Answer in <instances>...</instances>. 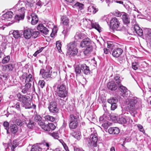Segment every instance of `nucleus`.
I'll return each mask as SVG.
<instances>
[{"label":"nucleus","mask_w":151,"mask_h":151,"mask_svg":"<svg viewBox=\"0 0 151 151\" xmlns=\"http://www.w3.org/2000/svg\"><path fill=\"white\" fill-rule=\"evenodd\" d=\"M8 146L11 147V151L14 150V149L19 145L18 143L16 140H14L11 143H9Z\"/></svg>","instance_id":"29"},{"label":"nucleus","mask_w":151,"mask_h":151,"mask_svg":"<svg viewBox=\"0 0 151 151\" xmlns=\"http://www.w3.org/2000/svg\"><path fill=\"white\" fill-rule=\"evenodd\" d=\"M31 84L29 83H27L25 84L24 86L22 87V92L24 93H27L31 91Z\"/></svg>","instance_id":"18"},{"label":"nucleus","mask_w":151,"mask_h":151,"mask_svg":"<svg viewBox=\"0 0 151 151\" xmlns=\"http://www.w3.org/2000/svg\"><path fill=\"white\" fill-rule=\"evenodd\" d=\"M50 131V130H53L55 129L56 127L52 123H49Z\"/></svg>","instance_id":"56"},{"label":"nucleus","mask_w":151,"mask_h":151,"mask_svg":"<svg viewBox=\"0 0 151 151\" xmlns=\"http://www.w3.org/2000/svg\"><path fill=\"white\" fill-rule=\"evenodd\" d=\"M37 29L42 33L45 35H47L49 33V30L48 29L42 24H38L37 26Z\"/></svg>","instance_id":"11"},{"label":"nucleus","mask_w":151,"mask_h":151,"mask_svg":"<svg viewBox=\"0 0 151 151\" xmlns=\"http://www.w3.org/2000/svg\"><path fill=\"white\" fill-rule=\"evenodd\" d=\"M82 64H79L76 65L75 68V71L76 73V76L80 74L81 73L82 71Z\"/></svg>","instance_id":"33"},{"label":"nucleus","mask_w":151,"mask_h":151,"mask_svg":"<svg viewBox=\"0 0 151 151\" xmlns=\"http://www.w3.org/2000/svg\"><path fill=\"white\" fill-rule=\"evenodd\" d=\"M52 67L49 65H47L45 68L41 69L40 71V75L43 78L47 79L51 76L52 73Z\"/></svg>","instance_id":"7"},{"label":"nucleus","mask_w":151,"mask_h":151,"mask_svg":"<svg viewBox=\"0 0 151 151\" xmlns=\"http://www.w3.org/2000/svg\"><path fill=\"white\" fill-rule=\"evenodd\" d=\"M77 41H74L71 42L67 45L68 50H72V49H77L76 46L77 45Z\"/></svg>","instance_id":"21"},{"label":"nucleus","mask_w":151,"mask_h":151,"mask_svg":"<svg viewBox=\"0 0 151 151\" xmlns=\"http://www.w3.org/2000/svg\"><path fill=\"white\" fill-rule=\"evenodd\" d=\"M26 4L23 0H19L18 3L12 8L15 11H17L19 13L20 12L25 13Z\"/></svg>","instance_id":"9"},{"label":"nucleus","mask_w":151,"mask_h":151,"mask_svg":"<svg viewBox=\"0 0 151 151\" xmlns=\"http://www.w3.org/2000/svg\"><path fill=\"white\" fill-rule=\"evenodd\" d=\"M88 115V119L90 121H93V120L95 119V115L92 112H88L87 113Z\"/></svg>","instance_id":"43"},{"label":"nucleus","mask_w":151,"mask_h":151,"mask_svg":"<svg viewBox=\"0 0 151 151\" xmlns=\"http://www.w3.org/2000/svg\"><path fill=\"white\" fill-rule=\"evenodd\" d=\"M40 33L39 31H36L35 29L28 28L24 30L23 35L24 38L27 40L32 37L36 38L38 37Z\"/></svg>","instance_id":"3"},{"label":"nucleus","mask_w":151,"mask_h":151,"mask_svg":"<svg viewBox=\"0 0 151 151\" xmlns=\"http://www.w3.org/2000/svg\"><path fill=\"white\" fill-rule=\"evenodd\" d=\"M91 45V41L89 38L84 39L81 42L80 46L82 47H86Z\"/></svg>","instance_id":"17"},{"label":"nucleus","mask_w":151,"mask_h":151,"mask_svg":"<svg viewBox=\"0 0 151 151\" xmlns=\"http://www.w3.org/2000/svg\"><path fill=\"white\" fill-rule=\"evenodd\" d=\"M78 52V49H72V50H68L67 55L70 57L74 56L76 55Z\"/></svg>","instance_id":"31"},{"label":"nucleus","mask_w":151,"mask_h":151,"mask_svg":"<svg viewBox=\"0 0 151 151\" xmlns=\"http://www.w3.org/2000/svg\"><path fill=\"white\" fill-rule=\"evenodd\" d=\"M108 132L111 134H116L120 132V130L117 127H111L109 129Z\"/></svg>","instance_id":"19"},{"label":"nucleus","mask_w":151,"mask_h":151,"mask_svg":"<svg viewBox=\"0 0 151 151\" xmlns=\"http://www.w3.org/2000/svg\"><path fill=\"white\" fill-rule=\"evenodd\" d=\"M56 46L59 50V52H60V51H61V44L59 41H57L56 43Z\"/></svg>","instance_id":"54"},{"label":"nucleus","mask_w":151,"mask_h":151,"mask_svg":"<svg viewBox=\"0 0 151 151\" xmlns=\"http://www.w3.org/2000/svg\"><path fill=\"white\" fill-rule=\"evenodd\" d=\"M57 106V102L54 101H52L50 102L48 105V108H51L52 107H55Z\"/></svg>","instance_id":"46"},{"label":"nucleus","mask_w":151,"mask_h":151,"mask_svg":"<svg viewBox=\"0 0 151 151\" xmlns=\"http://www.w3.org/2000/svg\"><path fill=\"white\" fill-rule=\"evenodd\" d=\"M27 74L26 73H24L20 77V80L23 83H25L26 77Z\"/></svg>","instance_id":"45"},{"label":"nucleus","mask_w":151,"mask_h":151,"mask_svg":"<svg viewBox=\"0 0 151 151\" xmlns=\"http://www.w3.org/2000/svg\"><path fill=\"white\" fill-rule=\"evenodd\" d=\"M25 119H22V120L17 119L15 120V122L18 126H22L25 124Z\"/></svg>","instance_id":"40"},{"label":"nucleus","mask_w":151,"mask_h":151,"mask_svg":"<svg viewBox=\"0 0 151 151\" xmlns=\"http://www.w3.org/2000/svg\"><path fill=\"white\" fill-rule=\"evenodd\" d=\"M84 34L81 32H77L74 38L76 40L82 39L84 38Z\"/></svg>","instance_id":"35"},{"label":"nucleus","mask_w":151,"mask_h":151,"mask_svg":"<svg viewBox=\"0 0 151 151\" xmlns=\"http://www.w3.org/2000/svg\"><path fill=\"white\" fill-rule=\"evenodd\" d=\"M73 136L76 138L78 139L80 138V135L79 134V133H77L76 132H74L73 133Z\"/></svg>","instance_id":"59"},{"label":"nucleus","mask_w":151,"mask_h":151,"mask_svg":"<svg viewBox=\"0 0 151 151\" xmlns=\"http://www.w3.org/2000/svg\"><path fill=\"white\" fill-rule=\"evenodd\" d=\"M74 6L75 7H78L81 10L83 8L84 5L82 4L77 2L74 4Z\"/></svg>","instance_id":"52"},{"label":"nucleus","mask_w":151,"mask_h":151,"mask_svg":"<svg viewBox=\"0 0 151 151\" xmlns=\"http://www.w3.org/2000/svg\"><path fill=\"white\" fill-rule=\"evenodd\" d=\"M34 119L35 122H38L41 120L42 117L40 115L36 113V114H35Z\"/></svg>","instance_id":"48"},{"label":"nucleus","mask_w":151,"mask_h":151,"mask_svg":"<svg viewBox=\"0 0 151 151\" xmlns=\"http://www.w3.org/2000/svg\"><path fill=\"white\" fill-rule=\"evenodd\" d=\"M15 67V65L14 64H9L5 66L6 70L8 71H12Z\"/></svg>","instance_id":"39"},{"label":"nucleus","mask_w":151,"mask_h":151,"mask_svg":"<svg viewBox=\"0 0 151 151\" xmlns=\"http://www.w3.org/2000/svg\"><path fill=\"white\" fill-rule=\"evenodd\" d=\"M114 47V45L113 44L112 42H109L107 43V47L108 48L112 49Z\"/></svg>","instance_id":"57"},{"label":"nucleus","mask_w":151,"mask_h":151,"mask_svg":"<svg viewBox=\"0 0 151 151\" xmlns=\"http://www.w3.org/2000/svg\"><path fill=\"white\" fill-rule=\"evenodd\" d=\"M18 101L21 102L23 106L26 109L32 108L31 106V101L29 96L26 95H21L20 93L17 94Z\"/></svg>","instance_id":"2"},{"label":"nucleus","mask_w":151,"mask_h":151,"mask_svg":"<svg viewBox=\"0 0 151 151\" xmlns=\"http://www.w3.org/2000/svg\"><path fill=\"white\" fill-rule=\"evenodd\" d=\"M123 50L120 48L117 47L115 48L113 51L112 55L115 58H117L119 57L122 53Z\"/></svg>","instance_id":"12"},{"label":"nucleus","mask_w":151,"mask_h":151,"mask_svg":"<svg viewBox=\"0 0 151 151\" xmlns=\"http://www.w3.org/2000/svg\"><path fill=\"white\" fill-rule=\"evenodd\" d=\"M43 49V47L41 48L39 50H37L36 51V52L35 53L33 54V55L35 57H36L38 54L39 53L41 52L42 51Z\"/></svg>","instance_id":"62"},{"label":"nucleus","mask_w":151,"mask_h":151,"mask_svg":"<svg viewBox=\"0 0 151 151\" xmlns=\"http://www.w3.org/2000/svg\"><path fill=\"white\" fill-rule=\"evenodd\" d=\"M111 125V123L106 121L102 124V126L104 127L105 129H107L108 127Z\"/></svg>","instance_id":"51"},{"label":"nucleus","mask_w":151,"mask_h":151,"mask_svg":"<svg viewBox=\"0 0 151 151\" xmlns=\"http://www.w3.org/2000/svg\"><path fill=\"white\" fill-rule=\"evenodd\" d=\"M137 101L134 98L131 99L129 101L128 105V108L131 114L133 117H135V115L137 114L135 104H137Z\"/></svg>","instance_id":"5"},{"label":"nucleus","mask_w":151,"mask_h":151,"mask_svg":"<svg viewBox=\"0 0 151 151\" xmlns=\"http://www.w3.org/2000/svg\"><path fill=\"white\" fill-rule=\"evenodd\" d=\"M49 123L47 124H45L43 127L42 128L44 130L47 131H50L49 128Z\"/></svg>","instance_id":"60"},{"label":"nucleus","mask_w":151,"mask_h":151,"mask_svg":"<svg viewBox=\"0 0 151 151\" xmlns=\"http://www.w3.org/2000/svg\"><path fill=\"white\" fill-rule=\"evenodd\" d=\"M55 94L61 99V100H65V101L68 99V91L66 85L63 82L57 83L53 86Z\"/></svg>","instance_id":"1"},{"label":"nucleus","mask_w":151,"mask_h":151,"mask_svg":"<svg viewBox=\"0 0 151 151\" xmlns=\"http://www.w3.org/2000/svg\"><path fill=\"white\" fill-rule=\"evenodd\" d=\"M25 123L28 129H31L35 127L36 124L33 120L30 119H25Z\"/></svg>","instance_id":"13"},{"label":"nucleus","mask_w":151,"mask_h":151,"mask_svg":"<svg viewBox=\"0 0 151 151\" xmlns=\"http://www.w3.org/2000/svg\"><path fill=\"white\" fill-rule=\"evenodd\" d=\"M93 20H91L85 18L83 19V22L85 24H87V26H92L93 24Z\"/></svg>","instance_id":"44"},{"label":"nucleus","mask_w":151,"mask_h":151,"mask_svg":"<svg viewBox=\"0 0 151 151\" xmlns=\"http://www.w3.org/2000/svg\"><path fill=\"white\" fill-rule=\"evenodd\" d=\"M51 135L55 139H58L59 138L58 133L56 132L51 133Z\"/></svg>","instance_id":"55"},{"label":"nucleus","mask_w":151,"mask_h":151,"mask_svg":"<svg viewBox=\"0 0 151 151\" xmlns=\"http://www.w3.org/2000/svg\"><path fill=\"white\" fill-rule=\"evenodd\" d=\"M78 114H74L70 115L69 119V127L70 129H75L77 128L80 122Z\"/></svg>","instance_id":"4"},{"label":"nucleus","mask_w":151,"mask_h":151,"mask_svg":"<svg viewBox=\"0 0 151 151\" xmlns=\"http://www.w3.org/2000/svg\"><path fill=\"white\" fill-rule=\"evenodd\" d=\"M42 148L37 145H34L32 146L30 151H41Z\"/></svg>","instance_id":"42"},{"label":"nucleus","mask_w":151,"mask_h":151,"mask_svg":"<svg viewBox=\"0 0 151 151\" xmlns=\"http://www.w3.org/2000/svg\"><path fill=\"white\" fill-rule=\"evenodd\" d=\"M13 107H15V108L17 109V110L19 111H20L21 108L20 107V103L19 102H17L16 104L15 105H14V106H12Z\"/></svg>","instance_id":"58"},{"label":"nucleus","mask_w":151,"mask_h":151,"mask_svg":"<svg viewBox=\"0 0 151 151\" xmlns=\"http://www.w3.org/2000/svg\"><path fill=\"white\" fill-rule=\"evenodd\" d=\"M120 23L119 19L116 17L112 18L110 23V28L113 30L120 31L121 30Z\"/></svg>","instance_id":"6"},{"label":"nucleus","mask_w":151,"mask_h":151,"mask_svg":"<svg viewBox=\"0 0 151 151\" xmlns=\"http://www.w3.org/2000/svg\"><path fill=\"white\" fill-rule=\"evenodd\" d=\"M134 32L139 35L142 36L143 35V31L137 24L134 25Z\"/></svg>","instance_id":"20"},{"label":"nucleus","mask_w":151,"mask_h":151,"mask_svg":"<svg viewBox=\"0 0 151 151\" xmlns=\"http://www.w3.org/2000/svg\"><path fill=\"white\" fill-rule=\"evenodd\" d=\"M114 82L117 86L121 84V83L122 81L123 78L120 76L119 75H116L114 77Z\"/></svg>","instance_id":"26"},{"label":"nucleus","mask_w":151,"mask_h":151,"mask_svg":"<svg viewBox=\"0 0 151 151\" xmlns=\"http://www.w3.org/2000/svg\"><path fill=\"white\" fill-rule=\"evenodd\" d=\"M106 116L104 115L99 118V122L100 123L102 124L104 122H106Z\"/></svg>","instance_id":"49"},{"label":"nucleus","mask_w":151,"mask_h":151,"mask_svg":"<svg viewBox=\"0 0 151 151\" xmlns=\"http://www.w3.org/2000/svg\"><path fill=\"white\" fill-rule=\"evenodd\" d=\"M45 120L47 122H53L55 119V118L52 116L48 115L44 116Z\"/></svg>","instance_id":"37"},{"label":"nucleus","mask_w":151,"mask_h":151,"mask_svg":"<svg viewBox=\"0 0 151 151\" xmlns=\"http://www.w3.org/2000/svg\"><path fill=\"white\" fill-rule=\"evenodd\" d=\"M93 28H94L96 29L99 32H100L101 30V28L99 26V24L96 22H95L93 21V24L91 26Z\"/></svg>","instance_id":"38"},{"label":"nucleus","mask_w":151,"mask_h":151,"mask_svg":"<svg viewBox=\"0 0 151 151\" xmlns=\"http://www.w3.org/2000/svg\"><path fill=\"white\" fill-rule=\"evenodd\" d=\"M86 47V49L84 51V53L85 55H87L92 51L93 50V47L91 45L89 46H87Z\"/></svg>","instance_id":"41"},{"label":"nucleus","mask_w":151,"mask_h":151,"mask_svg":"<svg viewBox=\"0 0 151 151\" xmlns=\"http://www.w3.org/2000/svg\"><path fill=\"white\" fill-rule=\"evenodd\" d=\"M129 120V123L132 122L133 121L129 117H128L126 118L121 117L120 118L119 120V123L122 124H125L127 122V121Z\"/></svg>","instance_id":"23"},{"label":"nucleus","mask_w":151,"mask_h":151,"mask_svg":"<svg viewBox=\"0 0 151 151\" xmlns=\"http://www.w3.org/2000/svg\"><path fill=\"white\" fill-rule=\"evenodd\" d=\"M13 15V13L12 12L8 11L2 15L1 19L2 20L5 21H10L12 18Z\"/></svg>","instance_id":"10"},{"label":"nucleus","mask_w":151,"mask_h":151,"mask_svg":"<svg viewBox=\"0 0 151 151\" xmlns=\"http://www.w3.org/2000/svg\"><path fill=\"white\" fill-rule=\"evenodd\" d=\"M91 133L90 136L91 145H92L94 147L97 146L98 141V137L96 131L93 128H91Z\"/></svg>","instance_id":"8"},{"label":"nucleus","mask_w":151,"mask_h":151,"mask_svg":"<svg viewBox=\"0 0 151 151\" xmlns=\"http://www.w3.org/2000/svg\"><path fill=\"white\" fill-rule=\"evenodd\" d=\"M107 87L108 89L111 91H115L118 88L116 84L113 81L109 82L107 84Z\"/></svg>","instance_id":"14"},{"label":"nucleus","mask_w":151,"mask_h":151,"mask_svg":"<svg viewBox=\"0 0 151 151\" xmlns=\"http://www.w3.org/2000/svg\"><path fill=\"white\" fill-rule=\"evenodd\" d=\"M122 19L124 24H127L130 23L129 18L127 13L124 12L122 13Z\"/></svg>","instance_id":"22"},{"label":"nucleus","mask_w":151,"mask_h":151,"mask_svg":"<svg viewBox=\"0 0 151 151\" xmlns=\"http://www.w3.org/2000/svg\"><path fill=\"white\" fill-rule=\"evenodd\" d=\"M69 19L66 15H63L61 18L60 24L66 27L69 26Z\"/></svg>","instance_id":"16"},{"label":"nucleus","mask_w":151,"mask_h":151,"mask_svg":"<svg viewBox=\"0 0 151 151\" xmlns=\"http://www.w3.org/2000/svg\"><path fill=\"white\" fill-rule=\"evenodd\" d=\"M108 102L112 104L114 103H116L118 102V100L116 97L108 99Z\"/></svg>","instance_id":"47"},{"label":"nucleus","mask_w":151,"mask_h":151,"mask_svg":"<svg viewBox=\"0 0 151 151\" xmlns=\"http://www.w3.org/2000/svg\"><path fill=\"white\" fill-rule=\"evenodd\" d=\"M81 67L82 71L83 73L87 75L91 74V71L90 70L89 67L86 64H82Z\"/></svg>","instance_id":"15"},{"label":"nucleus","mask_w":151,"mask_h":151,"mask_svg":"<svg viewBox=\"0 0 151 151\" xmlns=\"http://www.w3.org/2000/svg\"><path fill=\"white\" fill-rule=\"evenodd\" d=\"M11 132L13 134H16L18 131L17 126L15 124H11L10 127Z\"/></svg>","instance_id":"32"},{"label":"nucleus","mask_w":151,"mask_h":151,"mask_svg":"<svg viewBox=\"0 0 151 151\" xmlns=\"http://www.w3.org/2000/svg\"><path fill=\"white\" fill-rule=\"evenodd\" d=\"M119 90L122 93H125L127 91V88L123 86L122 84L117 86Z\"/></svg>","instance_id":"34"},{"label":"nucleus","mask_w":151,"mask_h":151,"mask_svg":"<svg viewBox=\"0 0 151 151\" xmlns=\"http://www.w3.org/2000/svg\"><path fill=\"white\" fill-rule=\"evenodd\" d=\"M116 103H114L111 104V110H114L117 107Z\"/></svg>","instance_id":"63"},{"label":"nucleus","mask_w":151,"mask_h":151,"mask_svg":"<svg viewBox=\"0 0 151 151\" xmlns=\"http://www.w3.org/2000/svg\"><path fill=\"white\" fill-rule=\"evenodd\" d=\"M144 32L147 40H148V42H150L151 44V29H147Z\"/></svg>","instance_id":"25"},{"label":"nucleus","mask_w":151,"mask_h":151,"mask_svg":"<svg viewBox=\"0 0 151 151\" xmlns=\"http://www.w3.org/2000/svg\"><path fill=\"white\" fill-rule=\"evenodd\" d=\"M32 19L31 20V24L33 25L36 24L38 22L39 19L37 16L35 14L32 13L31 14Z\"/></svg>","instance_id":"24"},{"label":"nucleus","mask_w":151,"mask_h":151,"mask_svg":"<svg viewBox=\"0 0 151 151\" xmlns=\"http://www.w3.org/2000/svg\"><path fill=\"white\" fill-rule=\"evenodd\" d=\"M33 78H32V76L31 74H29L27 76L26 80L25 83H28L32 81Z\"/></svg>","instance_id":"50"},{"label":"nucleus","mask_w":151,"mask_h":151,"mask_svg":"<svg viewBox=\"0 0 151 151\" xmlns=\"http://www.w3.org/2000/svg\"><path fill=\"white\" fill-rule=\"evenodd\" d=\"M12 34L13 37L16 39H18L21 38L22 35V32L18 30H14Z\"/></svg>","instance_id":"27"},{"label":"nucleus","mask_w":151,"mask_h":151,"mask_svg":"<svg viewBox=\"0 0 151 151\" xmlns=\"http://www.w3.org/2000/svg\"><path fill=\"white\" fill-rule=\"evenodd\" d=\"M48 109L50 113L53 115L56 114L59 112V109L57 106H56V107H52Z\"/></svg>","instance_id":"36"},{"label":"nucleus","mask_w":151,"mask_h":151,"mask_svg":"<svg viewBox=\"0 0 151 151\" xmlns=\"http://www.w3.org/2000/svg\"><path fill=\"white\" fill-rule=\"evenodd\" d=\"M15 17V19L16 22H19L20 20H23L24 17V13L20 12Z\"/></svg>","instance_id":"28"},{"label":"nucleus","mask_w":151,"mask_h":151,"mask_svg":"<svg viewBox=\"0 0 151 151\" xmlns=\"http://www.w3.org/2000/svg\"><path fill=\"white\" fill-rule=\"evenodd\" d=\"M88 14H94L98 11V10L96 9L93 6H89L88 8Z\"/></svg>","instance_id":"30"},{"label":"nucleus","mask_w":151,"mask_h":151,"mask_svg":"<svg viewBox=\"0 0 151 151\" xmlns=\"http://www.w3.org/2000/svg\"><path fill=\"white\" fill-rule=\"evenodd\" d=\"M10 56H7L5 57L2 60V63L3 64H5L7 63L9 60Z\"/></svg>","instance_id":"53"},{"label":"nucleus","mask_w":151,"mask_h":151,"mask_svg":"<svg viewBox=\"0 0 151 151\" xmlns=\"http://www.w3.org/2000/svg\"><path fill=\"white\" fill-rule=\"evenodd\" d=\"M45 82L43 80H40L38 83L39 85H40L42 88H43L45 85Z\"/></svg>","instance_id":"64"},{"label":"nucleus","mask_w":151,"mask_h":151,"mask_svg":"<svg viewBox=\"0 0 151 151\" xmlns=\"http://www.w3.org/2000/svg\"><path fill=\"white\" fill-rule=\"evenodd\" d=\"M132 67L134 70H136L138 68V65L136 62L133 63L132 64Z\"/></svg>","instance_id":"61"}]
</instances>
